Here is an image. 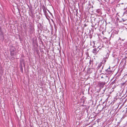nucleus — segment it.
Listing matches in <instances>:
<instances>
[{
	"instance_id": "4be33fe9",
	"label": "nucleus",
	"mask_w": 127,
	"mask_h": 127,
	"mask_svg": "<svg viewBox=\"0 0 127 127\" xmlns=\"http://www.w3.org/2000/svg\"><path fill=\"white\" fill-rule=\"evenodd\" d=\"M107 69H108V70H110V66Z\"/></svg>"
},
{
	"instance_id": "5701e85b",
	"label": "nucleus",
	"mask_w": 127,
	"mask_h": 127,
	"mask_svg": "<svg viewBox=\"0 0 127 127\" xmlns=\"http://www.w3.org/2000/svg\"><path fill=\"white\" fill-rule=\"evenodd\" d=\"M91 60H90V62H89V63L90 64H91Z\"/></svg>"
},
{
	"instance_id": "6e6552de",
	"label": "nucleus",
	"mask_w": 127,
	"mask_h": 127,
	"mask_svg": "<svg viewBox=\"0 0 127 127\" xmlns=\"http://www.w3.org/2000/svg\"><path fill=\"white\" fill-rule=\"evenodd\" d=\"M91 5L90 4H89V5H88L87 6V7L86 6V9L88 10L90 9V8L91 7Z\"/></svg>"
},
{
	"instance_id": "f257e3e1",
	"label": "nucleus",
	"mask_w": 127,
	"mask_h": 127,
	"mask_svg": "<svg viewBox=\"0 0 127 127\" xmlns=\"http://www.w3.org/2000/svg\"><path fill=\"white\" fill-rule=\"evenodd\" d=\"M96 45L97 46H95V48L92 51V52L95 55L97 54L98 53L100 52L102 50V47L100 46L99 43H97Z\"/></svg>"
},
{
	"instance_id": "39448f33",
	"label": "nucleus",
	"mask_w": 127,
	"mask_h": 127,
	"mask_svg": "<svg viewBox=\"0 0 127 127\" xmlns=\"http://www.w3.org/2000/svg\"><path fill=\"white\" fill-rule=\"evenodd\" d=\"M103 64V62H101L99 64L97 67V69L98 70L99 69H100V68L101 66H102V65Z\"/></svg>"
},
{
	"instance_id": "7ed1b4c3",
	"label": "nucleus",
	"mask_w": 127,
	"mask_h": 127,
	"mask_svg": "<svg viewBox=\"0 0 127 127\" xmlns=\"http://www.w3.org/2000/svg\"><path fill=\"white\" fill-rule=\"evenodd\" d=\"M105 71H106V75L107 76L108 74H111L112 72V71L111 70H108V69L105 70Z\"/></svg>"
},
{
	"instance_id": "aec40b11",
	"label": "nucleus",
	"mask_w": 127,
	"mask_h": 127,
	"mask_svg": "<svg viewBox=\"0 0 127 127\" xmlns=\"http://www.w3.org/2000/svg\"><path fill=\"white\" fill-rule=\"evenodd\" d=\"M124 14H127V10L124 13Z\"/></svg>"
},
{
	"instance_id": "2eb2a0df",
	"label": "nucleus",
	"mask_w": 127,
	"mask_h": 127,
	"mask_svg": "<svg viewBox=\"0 0 127 127\" xmlns=\"http://www.w3.org/2000/svg\"><path fill=\"white\" fill-rule=\"evenodd\" d=\"M46 8H45V7L44 5H43V7L42 9H43V11L44 10H46Z\"/></svg>"
},
{
	"instance_id": "f03ea898",
	"label": "nucleus",
	"mask_w": 127,
	"mask_h": 127,
	"mask_svg": "<svg viewBox=\"0 0 127 127\" xmlns=\"http://www.w3.org/2000/svg\"><path fill=\"white\" fill-rule=\"evenodd\" d=\"M106 84L105 82H101L99 83L98 85L100 89H102L103 88Z\"/></svg>"
},
{
	"instance_id": "9b49d317",
	"label": "nucleus",
	"mask_w": 127,
	"mask_h": 127,
	"mask_svg": "<svg viewBox=\"0 0 127 127\" xmlns=\"http://www.w3.org/2000/svg\"><path fill=\"white\" fill-rule=\"evenodd\" d=\"M127 81H126L125 82L121 84V85L122 86H123L125 85V86L127 85V83H126Z\"/></svg>"
},
{
	"instance_id": "ddd939ff",
	"label": "nucleus",
	"mask_w": 127,
	"mask_h": 127,
	"mask_svg": "<svg viewBox=\"0 0 127 127\" xmlns=\"http://www.w3.org/2000/svg\"><path fill=\"white\" fill-rule=\"evenodd\" d=\"M106 62V60L105 59H104L101 62L103 63V65H104V64L105 63V62Z\"/></svg>"
},
{
	"instance_id": "4468645a",
	"label": "nucleus",
	"mask_w": 127,
	"mask_h": 127,
	"mask_svg": "<svg viewBox=\"0 0 127 127\" xmlns=\"http://www.w3.org/2000/svg\"><path fill=\"white\" fill-rule=\"evenodd\" d=\"M43 12L44 13V14L46 16L47 15V12L46 11V10H43Z\"/></svg>"
},
{
	"instance_id": "6ab92c4d",
	"label": "nucleus",
	"mask_w": 127,
	"mask_h": 127,
	"mask_svg": "<svg viewBox=\"0 0 127 127\" xmlns=\"http://www.w3.org/2000/svg\"><path fill=\"white\" fill-rule=\"evenodd\" d=\"M29 29H30L31 30H33V29L32 28V27H31V25L29 27Z\"/></svg>"
},
{
	"instance_id": "423d86ee",
	"label": "nucleus",
	"mask_w": 127,
	"mask_h": 127,
	"mask_svg": "<svg viewBox=\"0 0 127 127\" xmlns=\"http://www.w3.org/2000/svg\"><path fill=\"white\" fill-rule=\"evenodd\" d=\"M15 47L13 46H11L10 47V52L14 51L15 50Z\"/></svg>"
},
{
	"instance_id": "393cba45",
	"label": "nucleus",
	"mask_w": 127,
	"mask_h": 127,
	"mask_svg": "<svg viewBox=\"0 0 127 127\" xmlns=\"http://www.w3.org/2000/svg\"><path fill=\"white\" fill-rule=\"evenodd\" d=\"M91 7H92V8H93V5H92V6H91Z\"/></svg>"
},
{
	"instance_id": "f3484780",
	"label": "nucleus",
	"mask_w": 127,
	"mask_h": 127,
	"mask_svg": "<svg viewBox=\"0 0 127 127\" xmlns=\"http://www.w3.org/2000/svg\"><path fill=\"white\" fill-rule=\"evenodd\" d=\"M103 66L102 67L101 69H100L99 70V71L100 72H101V71H102V69L103 68Z\"/></svg>"
},
{
	"instance_id": "a211bd4d",
	"label": "nucleus",
	"mask_w": 127,
	"mask_h": 127,
	"mask_svg": "<svg viewBox=\"0 0 127 127\" xmlns=\"http://www.w3.org/2000/svg\"><path fill=\"white\" fill-rule=\"evenodd\" d=\"M115 83V80L112 82L110 84V85H113Z\"/></svg>"
},
{
	"instance_id": "1a4fd4ad",
	"label": "nucleus",
	"mask_w": 127,
	"mask_h": 127,
	"mask_svg": "<svg viewBox=\"0 0 127 127\" xmlns=\"http://www.w3.org/2000/svg\"><path fill=\"white\" fill-rule=\"evenodd\" d=\"M20 70L22 73H23V68L22 67V65L20 63Z\"/></svg>"
},
{
	"instance_id": "dca6fc26",
	"label": "nucleus",
	"mask_w": 127,
	"mask_h": 127,
	"mask_svg": "<svg viewBox=\"0 0 127 127\" xmlns=\"http://www.w3.org/2000/svg\"><path fill=\"white\" fill-rule=\"evenodd\" d=\"M102 74H103L104 75H106V73H101V74H100V76H101Z\"/></svg>"
},
{
	"instance_id": "b1692460",
	"label": "nucleus",
	"mask_w": 127,
	"mask_h": 127,
	"mask_svg": "<svg viewBox=\"0 0 127 127\" xmlns=\"http://www.w3.org/2000/svg\"><path fill=\"white\" fill-rule=\"evenodd\" d=\"M47 10H48V11L49 13H50V12L49 11V10H48V9H47Z\"/></svg>"
},
{
	"instance_id": "a878e982",
	"label": "nucleus",
	"mask_w": 127,
	"mask_h": 127,
	"mask_svg": "<svg viewBox=\"0 0 127 127\" xmlns=\"http://www.w3.org/2000/svg\"><path fill=\"white\" fill-rule=\"evenodd\" d=\"M119 40H120L121 39V38H120H120H119Z\"/></svg>"
},
{
	"instance_id": "412c9836",
	"label": "nucleus",
	"mask_w": 127,
	"mask_h": 127,
	"mask_svg": "<svg viewBox=\"0 0 127 127\" xmlns=\"http://www.w3.org/2000/svg\"><path fill=\"white\" fill-rule=\"evenodd\" d=\"M89 36H90V38L91 39L92 37V35H91V34H90V35Z\"/></svg>"
},
{
	"instance_id": "20e7f679",
	"label": "nucleus",
	"mask_w": 127,
	"mask_h": 127,
	"mask_svg": "<svg viewBox=\"0 0 127 127\" xmlns=\"http://www.w3.org/2000/svg\"><path fill=\"white\" fill-rule=\"evenodd\" d=\"M106 77L108 78V80H107H107H106V79H105V78H104V79H103V82H105L106 84L107 83L109 80V77L107 75H106Z\"/></svg>"
},
{
	"instance_id": "f8f14e48",
	"label": "nucleus",
	"mask_w": 127,
	"mask_h": 127,
	"mask_svg": "<svg viewBox=\"0 0 127 127\" xmlns=\"http://www.w3.org/2000/svg\"><path fill=\"white\" fill-rule=\"evenodd\" d=\"M11 55L12 56H13L14 55V51L10 52Z\"/></svg>"
},
{
	"instance_id": "0eeeda50",
	"label": "nucleus",
	"mask_w": 127,
	"mask_h": 127,
	"mask_svg": "<svg viewBox=\"0 0 127 127\" xmlns=\"http://www.w3.org/2000/svg\"><path fill=\"white\" fill-rule=\"evenodd\" d=\"M101 77V78H103L104 79V78H105V79H106V80L107 81L108 79V78L106 77V75H102Z\"/></svg>"
},
{
	"instance_id": "bb28decb",
	"label": "nucleus",
	"mask_w": 127,
	"mask_h": 127,
	"mask_svg": "<svg viewBox=\"0 0 127 127\" xmlns=\"http://www.w3.org/2000/svg\"><path fill=\"white\" fill-rule=\"evenodd\" d=\"M126 124H127V122H126Z\"/></svg>"
},
{
	"instance_id": "9d476101",
	"label": "nucleus",
	"mask_w": 127,
	"mask_h": 127,
	"mask_svg": "<svg viewBox=\"0 0 127 127\" xmlns=\"http://www.w3.org/2000/svg\"><path fill=\"white\" fill-rule=\"evenodd\" d=\"M0 35L3 36V33L2 32V31L1 29V27L0 26Z\"/></svg>"
}]
</instances>
